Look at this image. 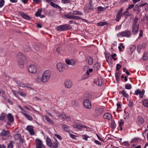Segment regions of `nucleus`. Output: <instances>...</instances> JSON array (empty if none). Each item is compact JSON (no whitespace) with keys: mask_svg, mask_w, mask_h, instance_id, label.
<instances>
[{"mask_svg":"<svg viewBox=\"0 0 148 148\" xmlns=\"http://www.w3.org/2000/svg\"><path fill=\"white\" fill-rule=\"evenodd\" d=\"M82 138L84 140H87V139L89 138V136L86 135H84L82 136Z\"/></svg>","mask_w":148,"mask_h":148,"instance_id":"864d4df0","label":"nucleus"},{"mask_svg":"<svg viewBox=\"0 0 148 148\" xmlns=\"http://www.w3.org/2000/svg\"><path fill=\"white\" fill-rule=\"evenodd\" d=\"M5 3V1L4 0H1L0 1V8H2L4 5Z\"/></svg>","mask_w":148,"mask_h":148,"instance_id":"3c124183","label":"nucleus"},{"mask_svg":"<svg viewBox=\"0 0 148 148\" xmlns=\"http://www.w3.org/2000/svg\"><path fill=\"white\" fill-rule=\"evenodd\" d=\"M28 71L30 73L35 74L37 72V68L36 66L34 64H31L28 68Z\"/></svg>","mask_w":148,"mask_h":148,"instance_id":"0eeeda50","label":"nucleus"},{"mask_svg":"<svg viewBox=\"0 0 148 148\" xmlns=\"http://www.w3.org/2000/svg\"><path fill=\"white\" fill-rule=\"evenodd\" d=\"M58 118L60 119H63L64 121L65 120L68 121L70 120V117L66 116L64 114H61L58 116Z\"/></svg>","mask_w":148,"mask_h":148,"instance_id":"1a4fd4ad","label":"nucleus"},{"mask_svg":"<svg viewBox=\"0 0 148 148\" xmlns=\"http://www.w3.org/2000/svg\"><path fill=\"white\" fill-rule=\"evenodd\" d=\"M69 25L67 24L62 25L56 27V30L59 31H62L66 30L69 29Z\"/></svg>","mask_w":148,"mask_h":148,"instance_id":"39448f33","label":"nucleus"},{"mask_svg":"<svg viewBox=\"0 0 148 148\" xmlns=\"http://www.w3.org/2000/svg\"><path fill=\"white\" fill-rule=\"evenodd\" d=\"M25 129L28 131L30 135H34L35 132L33 129V127L31 125H28L27 127Z\"/></svg>","mask_w":148,"mask_h":148,"instance_id":"9d476101","label":"nucleus"},{"mask_svg":"<svg viewBox=\"0 0 148 148\" xmlns=\"http://www.w3.org/2000/svg\"><path fill=\"white\" fill-rule=\"evenodd\" d=\"M51 75L50 71L47 70L45 71L43 73L41 78V81L43 82H47L49 79Z\"/></svg>","mask_w":148,"mask_h":148,"instance_id":"7ed1b4c3","label":"nucleus"},{"mask_svg":"<svg viewBox=\"0 0 148 148\" xmlns=\"http://www.w3.org/2000/svg\"><path fill=\"white\" fill-rule=\"evenodd\" d=\"M14 138L16 140H19L21 142L22 140L21 139V136L19 134H15L14 136Z\"/></svg>","mask_w":148,"mask_h":148,"instance_id":"2f4dec72","label":"nucleus"},{"mask_svg":"<svg viewBox=\"0 0 148 148\" xmlns=\"http://www.w3.org/2000/svg\"><path fill=\"white\" fill-rule=\"evenodd\" d=\"M103 112V110L102 108H95V112L97 115H101Z\"/></svg>","mask_w":148,"mask_h":148,"instance_id":"4be33fe9","label":"nucleus"},{"mask_svg":"<svg viewBox=\"0 0 148 148\" xmlns=\"http://www.w3.org/2000/svg\"><path fill=\"white\" fill-rule=\"evenodd\" d=\"M145 44L144 43H143L139 45L137 48V51L138 53H140V49H143L145 47Z\"/></svg>","mask_w":148,"mask_h":148,"instance_id":"5701e85b","label":"nucleus"},{"mask_svg":"<svg viewBox=\"0 0 148 148\" xmlns=\"http://www.w3.org/2000/svg\"><path fill=\"white\" fill-rule=\"evenodd\" d=\"M46 141L47 145L50 147L52 143L51 139L47 137L46 140Z\"/></svg>","mask_w":148,"mask_h":148,"instance_id":"473e14b6","label":"nucleus"},{"mask_svg":"<svg viewBox=\"0 0 148 148\" xmlns=\"http://www.w3.org/2000/svg\"><path fill=\"white\" fill-rule=\"evenodd\" d=\"M145 91L144 90H143L142 91H140V92L139 94V97L141 98L143 97L144 95Z\"/></svg>","mask_w":148,"mask_h":148,"instance_id":"37998d69","label":"nucleus"},{"mask_svg":"<svg viewBox=\"0 0 148 148\" xmlns=\"http://www.w3.org/2000/svg\"><path fill=\"white\" fill-rule=\"evenodd\" d=\"M75 20L81 19L84 22L88 23V21L86 19L83 18L79 16L74 15V19Z\"/></svg>","mask_w":148,"mask_h":148,"instance_id":"c756f323","label":"nucleus"},{"mask_svg":"<svg viewBox=\"0 0 148 148\" xmlns=\"http://www.w3.org/2000/svg\"><path fill=\"white\" fill-rule=\"evenodd\" d=\"M96 84L97 85L99 86H101L102 84V82L101 80L97 78L96 81Z\"/></svg>","mask_w":148,"mask_h":148,"instance_id":"a18cd8bd","label":"nucleus"},{"mask_svg":"<svg viewBox=\"0 0 148 148\" xmlns=\"http://www.w3.org/2000/svg\"><path fill=\"white\" fill-rule=\"evenodd\" d=\"M138 18H135L132 25V31L133 33L134 34H136L138 31L139 29V24L138 23Z\"/></svg>","mask_w":148,"mask_h":148,"instance_id":"f257e3e1","label":"nucleus"},{"mask_svg":"<svg viewBox=\"0 0 148 148\" xmlns=\"http://www.w3.org/2000/svg\"><path fill=\"white\" fill-rule=\"evenodd\" d=\"M116 56V53H114L113 54L111 55V58L114 60H116V58H114V57H115Z\"/></svg>","mask_w":148,"mask_h":148,"instance_id":"e2e57ef3","label":"nucleus"},{"mask_svg":"<svg viewBox=\"0 0 148 148\" xmlns=\"http://www.w3.org/2000/svg\"><path fill=\"white\" fill-rule=\"evenodd\" d=\"M10 134V132L5 130H3L1 134V136H6Z\"/></svg>","mask_w":148,"mask_h":148,"instance_id":"a878e982","label":"nucleus"},{"mask_svg":"<svg viewBox=\"0 0 148 148\" xmlns=\"http://www.w3.org/2000/svg\"><path fill=\"white\" fill-rule=\"evenodd\" d=\"M121 67V66L119 64H117L116 66V69L118 70Z\"/></svg>","mask_w":148,"mask_h":148,"instance_id":"bf43d9fd","label":"nucleus"},{"mask_svg":"<svg viewBox=\"0 0 148 148\" xmlns=\"http://www.w3.org/2000/svg\"><path fill=\"white\" fill-rule=\"evenodd\" d=\"M18 58V65L20 67L23 68L24 66V61L26 60L25 56L21 52L18 53L17 54Z\"/></svg>","mask_w":148,"mask_h":148,"instance_id":"f03ea898","label":"nucleus"},{"mask_svg":"<svg viewBox=\"0 0 148 148\" xmlns=\"http://www.w3.org/2000/svg\"><path fill=\"white\" fill-rule=\"evenodd\" d=\"M65 87L67 88H70L73 86V83L70 80H66L64 83Z\"/></svg>","mask_w":148,"mask_h":148,"instance_id":"f8f14e48","label":"nucleus"},{"mask_svg":"<svg viewBox=\"0 0 148 148\" xmlns=\"http://www.w3.org/2000/svg\"><path fill=\"white\" fill-rule=\"evenodd\" d=\"M42 10L41 9H38L37 12L36 13L35 15L36 16L39 17L41 14Z\"/></svg>","mask_w":148,"mask_h":148,"instance_id":"ea45409f","label":"nucleus"},{"mask_svg":"<svg viewBox=\"0 0 148 148\" xmlns=\"http://www.w3.org/2000/svg\"><path fill=\"white\" fill-rule=\"evenodd\" d=\"M84 105L85 108L88 109H90L91 108V103L90 101L88 100H84Z\"/></svg>","mask_w":148,"mask_h":148,"instance_id":"9b49d317","label":"nucleus"},{"mask_svg":"<svg viewBox=\"0 0 148 148\" xmlns=\"http://www.w3.org/2000/svg\"><path fill=\"white\" fill-rule=\"evenodd\" d=\"M8 148H13V146L11 143H10L8 146Z\"/></svg>","mask_w":148,"mask_h":148,"instance_id":"774afa93","label":"nucleus"},{"mask_svg":"<svg viewBox=\"0 0 148 148\" xmlns=\"http://www.w3.org/2000/svg\"><path fill=\"white\" fill-rule=\"evenodd\" d=\"M143 105L145 107H148V100L145 99L143 101Z\"/></svg>","mask_w":148,"mask_h":148,"instance_id":"72a5a7b5","label":"nucleus"},{"mask_svg":"<svg viewBox=\"0 0 148 148\" xmlns=\"http://www.w3.org/2000/svg\"><path fill=\"white\" fill-rule=\"evenodd\" d=\"M106 10V8H104L101 6H99L97 9V12L100 13L101 11H103Z\"/></svg>","mask_w":148,"mask_h":148,"instance_id":"c9c22d12","label":"nucleus"},{"mask_svg":"<svg viewBox=\"0 0 148 148\" xmlns=\"http://www.w3.org/2000/svg\"><path fill=\"white\" fill-rule=\"evenodd\" d=\"M141 91L139 89H137L135 91V93H134V95H138L139 94L140 92Z\"/></svg>","mask_w":148,"mask_h":148,"instance_id":"5fc2aeb1","label":"nucleus"},{"mask_svg":"<svg viewBox=\"0 0 148 148\" xmlns=\"http://www.w3.org/2000/svg\"><path fill=\"white\" fill-rule=\"evenodd\" d=\"M143 60H146L147 59L148 57L145 54L143 56Z\"/></svg>","mask_w":148,"mask_h":148,"instance_id":"69168bd1","label":"nucleus"},{"mask_svg":"<svg viewBox=\"0 0 148 148\" xmlns=\"http://www.w3.org/2000/svg\"><path fill=\"white\" fill-rule=\"evenodd\" d=\"M105 57L108 64H109L112 65V62L110 54L109 53L106 54V55Z\"/></svg>","mask_w":148,"mask_h":148,"instance_id":"aec40b11","label":"nucleus"},{"mask_svg":"<svg viewBox=\"0 0 148 148\" xmlns=\"http://www.w3.org/2000/svg\"><path fill=\"white\" fill-rule=\"evenodd\" d=\"M16 83L21 87H27L32 89L30 86V85L28 84H24L23 82L20 81H16Z\"/></svg>","mask_w":148,"mask_h":148,"instance_id":"ddd939ff","label":"nucleus"},{"mask_svg":"<svg viewBox=\"0 0 148 148\" xmlns=\"http://www.w3.org/2000/svg\"><path fill=\"white\" fill-rule=\"evenodd\" d=\"M65 62L68 65H71L73 66L75 63V60L72 59H66L65 60Z\"/></svg>","mask_w":148,"mask_h":148,"instance_id":"a211bd4d","label":"nucleus"},{"mask_svg":"<svg viewBox=\"0 0 148 148\" xmlns=\"http://www.w3.org/2000/svg\"><path fill=\"white\" fill-rule=\"evenodd\" d=\"M134 7V5H129L128 7L127 8V10H128L129 9H131L133 8Z\"/></svg>","mask_w":148,"mask_h":148,"instance_id":"680f3d73","label":"nucleus"},{"mask_svg":"<svg viewBox=\"0 0 148 148\" xmlns=\"http://www.w3.org/2000/svg\"><path fill=\"white\" fill-rule=\"evenodd\" d=\"M6 116L7 119L9 122L12 123L14 122V118L13 116L11 114L8 113V114L6 115Z\"/></svg>","mask_w":148,"mask_h":148,"instance_id":"f3484780","label":"nucleus"},{"mask_svg":"<svg viewBox=\"0 0 148 148\" xmlns=\"http://www.w3.org/2000/svg\"><path fill=\"white\" fill-rule=\"evenodd\" d=\"M6 116L4 113H2L0 115V120L1 121H5V118Z\"/></svg>","mask_w":148,"mask_h":148,"instance_id":"f704fd0d","label":"nucleus"},{"mask_svg":"<svg viewBox=\"0 0 148 148\" xmlns=\"http://www.w3.org/2000/svg\"><path fill=\"white\" fill-rule=\"evenodd\" d=\"M36 81L38 83H40L41 82V79H40L39 77H37L36 80Z\"/></svg>","mask_w":148,"mask_h":148,"instance_id":"338daca9","label":"nucleus"},{"mask_svg":"<svg viewBox=\"0 0 148 148\" xmlns=\"http://www.w3.org/2000/svg\"><path fill=\"white\" fill-rule=\"evenodd\" d=\"M89 77V76L86 75V74L83 75V76L82 77V79H85L87 78H88Z\"/></svg>","mask_w":148,"mask_h":148,"instance_id":"603ef678","label":"nucleus"},{"mask_svg":"<svg viewBox=\"0 0 148 148\" xmlns=\"http://www.w3.org/2000/svg\"><path fill=\"white\" fill-rule=\"evenodd\" d=\"M100 68V64L98 62L96 63L94 66V69L96 70H98Z\"/></svg>","mask_w":148,"mask_h":148,"instance_id":"e433bc0d","label":"nucleus"},{"mask_svg":"<svg viewBox=\"0 0 148 148\" xmlns=\"http://www.w3.org/2000/svg\"><path fill=\"white\" fill-rule=\"evenodd\" d=\"M45 118V120L50 123L53 125L54 124V123L53 121L51 120V119L47 115H45L44 116Z\"/></svg>","mask_w":148,"mask_h":148,"instance_id":"c85d7f7f","label":"nucleus"},{"mask_svg":"<svg viewBox=\"0 0 148 148\" xmlns=\"http://www.w3.org/2000/svg\"><path fill=\"white\" fill-rule=\"evenodd\" d=\"M123 10V8H121L119 11L117 15H116L115 20L117 21H119L122 16V13Z\"/></svg>","mask_w":148,"mask_h":148,"instance_id":"dca6fc26","label":"nucleus"},{"mask_svg":"<svg viewBox=\"0 0 148 148\" xmlns=\"http://www.w3.org/2000/svg\"><path fill=\"white\" fill-rule=\"evenodd\" d=\"M96 135L97 136V137L98 138V139L101 141L102 142H104V140L102 138H100L99 136L97 134H96Z\"/></svg>","mask_w":148,"mask_h":148,"instance_id":"0e129e2a","label":"nucleus"},{"mask_svg":"<svg viewBox=\"0 0 148 148\" xmlns=\"http://www.w3.org/2000/svg\"><path fill=\"white\" fill-rule=\"evenodd\" d=\"M118 123L119 124V126L121 130L122 129V126L124 124V121L122 119H121L119 121Z\"/></svg>","mask_w":148,"mask_h":148,"instance_id":"4c0bfd02","label":"nucleus"},{"mask_svg":"<svg viewBox=\"0 0 148 148\" xmlns=\"http://www.w3.org/2000/svg\"><path fill=\"white\" fill-rule=\"evenodd\" d=\"M147 5V3H144L141 4L140 5H139L138 8H140L141 7H143V6H144L145 5Z\"/></svg>","mask_w":148,"mask_h":148,"instance_id":"052dcab7","label":"nucleus"},{"mask_svg":"<svg viewBox=\"0 0 148 148\" xmlns=\"http://www.w3.org/2000/svg\"><path fill=\"white\" fill-rule=\"evenodd\" d=\"M136 48V47L135 45H131L130 46V51H131V52H132L134 51L135 50Z\"/></svg>","mask_w":148,"mask_h":148,"instance_id":"a19ab883","label":"nucleus"},{"mask_svg":"<svg viewBox=\"0 0 148 148\" xmlns=\"http://www.w3.org/2000/svg\"><path fill=\"white\" fill-rule=\"evenodd\" d=\"M132 88V86L130 84H127L125 85V88L127 89H130Z\"/></svg>","mask_w":148,"mask_h":148,"instance_id":"09e8293b","label":"nucleus"},{"mask_svg":"<svg viewBox=\"0 0 148 148\" xmlns=\"http://www.w3.org/2000/svg\"><path fill=\"white\" fill-rule=\"evenodd\" d=\"M50 5L52 6L53 7L56 8L58 5L54 3L53 2H51L50 3Z\"/></svg>","mask_w":148,"mask_h":148,"instance_id":"8fccbe9b","label":"nucleus"},{"mask_svg":"<svg viewBox=\"0 0 148 148\" xmlns=\"http://www.w3.org/2000/svg\"><path fill=\"white\" fill-rule=\"evenodd\" d=\"M54 135L55 136H56L58 139H59L60 140H61L62 139V137L58 134H54Z\"/></svg>","mask_w":148,"mask_h":148,"instance_id":"4d7b16f0","label":"nucleus"},{"mask_svg":"<svg viewBox=\"0 0 148 148\" xmlns=\"http://www.w3.org/2000/svg\"><path fill=\"white\" fill-rule=\"evenodd\" d=\"M110 125H111V126L112 127V128H115L116 127V124L114 122V121L113 120H112L111 123H110Z\"/></svg>","mask_w":148,"mask_h":148,"instance_id":"79ce46f5","label":"nucleus"},{"mask_svg":"<svg viewBox=\"0 0 148 148\" xmlns=\"http://www.w3.org/2000/svg\"><path fill=\"white\" fill-rule=\"evenodd\" d=\"M36 148H45V146L42 143V141L40 139H36Z\"/></svg>","mask_w":148,"mask_h":148,"instance_id":"6e6552de","label":"nucleus"},{"mask_svg":"<svg viewBox=\"0 0 148 148\" xmlns=\"http://www.w3.org/2000/svg\"><path fill=\"white\" fill-rule=\"evenodd\" d=\"M20 15L23 18L26 20H29L31 19V17L25 13L21 12V13Z\"/></svg>","mask_w":148,"mask_h":148,"instance_id":"b1692460","label":"nucleus"},{"mask_svg":"<svg viewBox=\"0 0 148 148\" xmlns=\"http://www.w3.org/2000/svg\"><path fill=\"white\" fill-rule=\"evenodd\" d=\"M21 113L23 114L29 121H32L33 118L30 115L25 113L23 112H21Z\"/></svg>","mask_w":148,"mask_h":148,"instance_id":"bb28decb","label":"nucleus"},{"mask_svg":"<svg viewBox=\"0 0 148 148\" xmlns=\"http://www.w3.org/2000/svg\"><path fill=\"white\" fill-rule=\"evenodd\" d=\"M72 14L73 15H83V13L81 11H79L77 10H75L73 11L72 13Z\"/></svg>","mask_w":148,"mask_h":148,"instance_id":"cd10ccee","label":"nucleus"},{"mask_svg":"<svg viewBox=\"0 0 148 148\" xmlns=\"http://www.w3.org/2000/svg\"><path fill=\"white\" fill-rule=\"evenodd\" d=\"M131 35V33L128 30L124 31L119 32L117 36L118 37H125L127 38H130Z\"/></svg>","mask_w":148,"mask_h":148,"instance_id":"20e7f679","label":"nucleus"},{"mask_svg":"<svg viewBox=\"0 0 148 148\" xmlns=\"http://www.w3.org/2000/svg\"><path fill=\"white\" fill-rule=\"evenodd\" d=\"M42 1V0H33L34 2L37 4L40 3Z\"/></svg>","mask_w":148,"mask_h":148,"instance_id":"13d9d810","label":"nucleus"},{"mask_svg":"<svg viewBox=\"0 0 148 148\" xmlns=\"http://www.w3.org/2000/svg\"><path fill=\"white\" fill-rule=\"evenodd\" d=\"M77 101L76 100H73L71 102V104L73 106H76L77 105Z\"/></svg>","mask_w":148,"mask_h":148,"instance_id":"de8ad7c7","label":"nucleus"},{"mask_svg":"<svg viewBox=\"0 0 148 148\" xmlns=\"http://www.w3.org/2000/svg\"><path fill=\"white\" fill-rule=\"evenodd\" d=\"M120 74L118 73H116L115 75V77L117 81H119L120 80Z\"/></svg>","mask_w":148,"mask_h":148,"instance_id":"49530a36","label":"nucleus"},{"mask_svg":"<svg viewBox=\"0 0 148 148\" xmlns=\"http://www.w3.org/2000/svg\"><path fill=\"white\" fill-rule=\"evenodd\" d=\"M64 16L66 18L69 19H74V15L72 14V13L70 12L67 14H65Z\"/></svg>","mask_w":148,"mask_h":148,"instance_id":"6ab92c4d","label":"nucleus"},{"mask_svg":"<svg viewBox=\"0 0 148 148\" xmlns=\"http://www.w3.org/2000/svg\"><path fill=\"white\" fill-rule=\"evenodd\" d=\"M104 118L107 120H111L112 119V115L108 113H105L103 116Z\"/></svg>","mask_w":148,"mask_h":148,"instance_id":"393cba45","label":"nucleus"},{"mask_svg":"<svg viewBox=\"0 0 148 148\" xmlns=\"http://www.w3.org/2000/svg\"><path fill=\"white\" fill-rule=\"evenodd\" d=\"M107 24V23L106 22H101L98 23L97 24L98 26H104Z\"/></svg>","mask_w":148,"mask_h":148,"instance_id":"c03bdc74","label":"nucleus"},{"mask_svg":"<svg viewBox=\"0 0 148 148\" xmlns=\"http://www.w3.org/2000/svg\"><path fill=\"white\" fill-rule=\"evenodd\" d=\"M119 93L120 94H121L123 96L125 97H127L128 96L127 94L124 90H123L122 91H119Z\"/></svg>","mask_w":148,"mask_h":148,"instance_id":"58836bf2","label":"nucleus"},{"mask_svg":"<svg viewBox=\"0 0 148 148\" xmlns=\"http://www.w3.org/2000/svg\"><path fill=\"white\" fill-rule=\"evenodd\" d=\"M74 128L77 129H80L82 128H88L87 126L85 125H83L79 122H76L73 125Z\"/></svg>","mask_w":148,"mask_h":148,"instance_id":"423d86ee","label":"nucleus"},{"mask_svg":"<svg viewBox=\"0 0 148 148\" xmlns=\"http://www.w3.org/2000/svg\"><path fill=\"white\" fill-rule=\"evenodd\" d=\"M62 3L64 4L69 3L70 2V0H62Z\"/></svg>","mask_w":148,"mask_h":148,"instance_id":"6e6d98bb","label":"nucleus"},{"mask_svg":"<svg viewBox=\"0 0 148 148\" xmlns=\"http://www.w3.org/2000/svg\"><path fill=\"white\" fill-rule=\"evenodd\" d=\"M55 141L52 143L50 147L51 148H58V147L59 143L57 139L54 138Z\"/></svg>","mask_w":148,"mask_h":148,"instance_id":"2eb2a0df","label":"nucleus"},{"mask_svg":"<svg viewBox=\"0 0 148 148\" xmlns=\"http://www.w3.org/2000/svg\"><path fill=\"white\" fill-rule=\"evenodd\" d=\"M86 62L90 65H92L93 63L92 59L90 57H88L87 58Z\"/></svg>","mask_w":148,"mask_h":148,"instance_id":"7c9ffc66","label":"nucleus"},{"mask_svg":"<svg viewBox=\"0 0 148 148\" xmlns=\"http://www.w3.org/2000/svg\"><path fill=\"white\" fill-rule=\"evenodd\" d=\"M62 129L66 132H69L70 131V127L64 124H61Z\"/></svg>","mask_w":148,"mask_h":148,"instance_id":"412c9836","label":"nucleus"},{"mask_svg":"<svg viewBox=\"0 0 148 148\" xmlns=\"http://www.w3.org/2000/svg\"><path fill=\"white\" fill-rule=\"evenodd\" d=\"M66 65L60 63H58L57 64L58 69L60 72L62 71L64 69V68Z\"/></svg>","mask_w":148,"mask_h":148,"instance_id":"4468645a","label":"nucleus"}]
</instances>
